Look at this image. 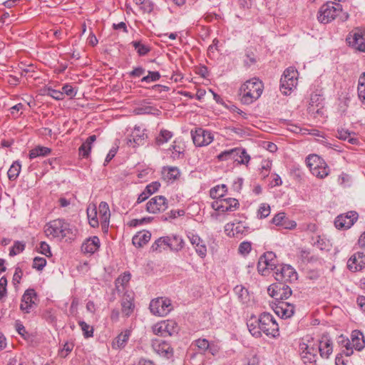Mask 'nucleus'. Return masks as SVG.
<instances>
[{"label": "nucleus", "instance_id": "nucleus-1", "mask_svg": "<svg viewBox=\"0 0 365 365\" xmlns=\"http://www.w3.org/2000/svg\"><path fill=\"white\" fill-rule=\"evenodd\" d=\"M247 325L249 331L255 338L261 337L262 332L273 338L279 335L278 324L274 317L267 312L262 313L259 317L251 316Z\"/></svg>", "mask_w": 365, "mask_h": 365}, {"label": "nucleus", "instance_id": "nucleus-2", "mask_svg": "<svg viewBox=\"0 0 365 365\" xmlns=\"http://www.w3.org/2000/svg\"><path fill=\"white\" fill-rule=\"evenodd\" d=\"M341 22L346 21L349 15L347 12L343 11L342 5L336 1H327L319 8L317 13V19L320 23L329 24L336 18Z\"/></svg>", "mask_w": 365, "mask_h": 365}, {"label": "nucleus", "instance_id": "nucleus-3", "mask_svg": "<svg viewBox=\"0 0 365 365\" xmlns=\"http://www.w3.org/2000/svg\"><path fill=\"white\" fill-rule=\"evenodd\" d=\"M264 83L258 78H252L245 81L239 89L240 101L244 105H250L262 96Z\"/></svg>", "mask_w": 365, "mask_h": 365}, {"label": "nucleus", "instance_id": "nucleus-4", "mask_svg": "<svg viewBox=\"0 0 365 365\" xmlns=\"http://www.w3.org/2000/svg\"><path fill=\"white\" fill-rule=\"evenodd\" d=\"M47 236L53 237H61L67 240L73 239L74 234L69 223L63 219H56L48 222L44 230Z\"/></svg>", "mask_w": 365, "mask_h": 365}, {"label": "nucleus", "instance_id": "nucleus-5", "mask_svg": "<svg viewBox=\"0 0 365 365\" xmlns=\"http://www.w3.org/2000/svg\"><path fill=\"white\" fill-rule=\"evenodd\" d=\"M306 164L311 173L320 179L326 178L330 172L324 160L316 154L308 155L306 158Z\"/></svg>", "mask_w": 365, "mask_h": 365}, {"label": "nucleus", "instance_id": "nucleus-6", "mask_svg": "<svg viewBox=\"0 0 365 365\" xmlns=\"http://www.w3.org/2000/svg\"><path fill=\"white\" fill-rule=\"evenodd\" d=\"M299 73L294 66H290L284 71L280 78V91L285 95H289L296 88L298 83Z\"/></svg>", "mask_w": 365, "mask_h": 365}, {"label": "nucleus", "instance_id": "nucleus-7", "mask_svg": "<svg viewBox=\"0 0 365 365\" xmlns=\"http://www.w3.org/2000/svg\"><path fill=\"white\" fill-rule=\"evenodd\" d=\"M279 265L275 253L267 252L259 257L257 263V270L262 275L265 276L269 274V270L274 272Z\"/></svg>", "mask_w": 365, "mask_h": 365}, {"label": "nucleus", "instance_id": "nucleus-8", "mask_svg": "<svg viewBox=\"0 0 365 365\" xmlns=\"http://www.w3.org/2000/svg\"><path fill=\"white\" fill-rule=\"evenodd\" d=\"M149 308L153 315L165 317L173 309V306L169 298L158 297L150 301Z\"/></svg>", "mask_w": 365, "mask_h": 365}, {"label": "nucleus", "instance_id": "nucleus-9", "mask_svg": "<svg viewBox=\"0 0 365 365\" xmlns=\"http://www.w3.org/2000/svg\"><path fill=\"white\" fill-rule=\"evenodd\" d=\"M273 275L278 282L282 283H293L298 279L297 272L289 264H280Z\"/></svg>", "mask_w": 365, "mask_h": 365}, {"label": "nucleus", "instance_id": "nucleus-10", "mask_svg": "<svg viewBox=\"0 0 365 365\" xmlns=\"http://www.w3.org/2000/svg\"><path fill=\"white\" fill-rule=\"evenodd\" d=\"M268 294L276 301H284L292 295L291 288L285 283L277 282L271 284L267 289Z\"/></svg>", "mask_w": 365, "mask_h": 365}, {"label": "nucleus", "instance_id": "nucleus-11", "mask_svg": "<svg viewBox=\"0 0 365 365\" xmlns=\"http://www.w3.org/2000/svg\"><path fill=\"white\" fill-rule=\"evenodd\" d=\"M346 43L349 47L365 53V36L359 29H355L349 33L346 38Z\"/></svg>", "mask_w": 365, "mask_h": 365}, {"label": "nucleus", "instance_id": "nucleus-12", "mask_svg": "<svg viewBox=\"0 0 365 365\" xmlns=\"http://www.w3.org/2000/svg\"><path fill=\"white\" fill-rule=\"evenodd\" d=\"M240 207L239 201L235 198H220L212 202V207L220 212H234Z\"/></svg>", "mask_w": 365, "mask_h": 365}, {"label": "nucleus", "instance_id": "nucleus-13", "mask_svg": "<svg viewBox=\"0 0 365 365\" xmlns=\"http://www.w3.org/2000/svg\"><path fill=\"white\" fill-rule=\"evenodd\" d=\"M38 295L34 289H26L21 297L20 309L26 314L31 312V309L36 307Z\"/></svg>", "mask_w": 365, "mask_h": 365}, {"label": "nucleus", "instance_id": "nucleus-14", "mask_svg": "<svg viewBox=\"0 0 365 365\" xmlns=\"http://www.w3.org/2000/svg\"><path fill=\"white\" fill-rule=\"evenodd\" d=\"M359 215L356 211H349L337 216L334 220L335 227L339 230L349 229L358 220Z\"/></svg>", "mask_w": 365, "mask_h": 365}, {"label": "nucleus", "instance_id": "nucleus-15", "mask_svg": "<svg viewBox=\"0 0 365 365\" xmlns=\"http://www.w3.org/2000/svg\"><path fill=\"white\" fill-rule=\"evenodd\" d=\"M250 228L244 222L237 221L233 223H227L225 227V232L230 237L242 238L250 233Z\"/></svg>", "mask_w": 365, "mask_h": 365}, {"label": "nucleus", "instance_id": "nucleus-16", "mask_svg": "<svg viewBox=\"0 0 365 365\" xmlns=\"http://www.w3.org/2000/svg\"><path fill=\"white\" fill-rule=\"evenodd\" d=\"M168 207V201L163 195L152 197L146 204V211L153 214L164 212Z\"/></svg>", "mask_w": 365, "mask_h": 365}, {"label": "nucleus", "instance_id": "nucleus-17", "mask_svg": "<svg viewBox=\"0 0 365 365\" xmlns=\"http://www.w3.org/2000/svg\"><path fill=\"white\" fill-rule=\"evenodd\" d=\"M191 136L194 144L197 147L207 145L213 140V135L212 133L201 128L192 130Z\"/></svg>", "mask_w": 365, "mask_h": 365}, {"label": "nucleus", "instance_id": "nucleus-18", "mask_svg": "<svg viewBox=\"0 0 365 365\" xmlns=\"http://www.w3.org/2000/svg\"><path fill=\"white\" fill-rule=\"evenodd\" d=\"M317 346L320 356L329 359L333 352V341L328 333L322 335L317 341Z\"/></svg>", "mask_w": 365, "mask_h": 365}, {"label": "nucleus", "instance_id": "nucleus-19", "mask_svg": "<svg viewBox=\"0 0 365 365\" xmlns=\"http://www.w3.org/2000/svg\"><path fill=\"white\" fill-rule=\"evenodd\" d=\"M151 346L157 354L166 359H170L173 356V349L169 343L164 340L153 339Z\"/></svg>", "mask_w": 365, "mask_h": 365}, {"label": "nucleus", "instance_id": "nucleus-20", "mask_svg": "<svg viewBox=\"0 0 365 365\" xmlns=\"http://www.w3.org/2000/svg\"><path fill=\"white\" fill-rule=\"evenodd\" d=\"M273 309L275 314L282 319H289L292 317L295 311V307L293 304L284 301H279L276 303Z\"/></svg>", "mask_w": 365, "mask_h": 365}, {"label": "nucleus", "instance_id": "nucleus-21", "mask_svg": "<svg viewBox=\"0 0 365 365\" xmlns=\"http://www.w3.org/2000/svg\"><path fill=\"white\" fill-rule=\"evenodd\" d=\"M191 245L194 247L195 252L201 258H205L207 255V246L202 239L194 232H188L187 234Z\"/></svg>", "mask_w": 365, "mask_h": 365}, {"label": "nucleus", "instance_id": "nucleus-22", "mask_svg": "<svg viewBox=\"0 0 365 365\" xmlns=\"http://www.w3.org/2000/svg\"><path fill=\"white\" fill-rule=\"evenodd\" d=\"M145 129L142 130L140 126H135L132 133L128 138L127 144L133 148L143 145L148 138L145 133Z\"/></svg>", "mask_w": 365, "mask_h": 365}, {"label": "nucleus", "instance_id": "nucleus-23", "mask_svg": "<svg viewBox=\"0 0 365 365\" xmlns=\"http://www.w3.org/2000/svg\"><path fill=\"white\" fill-rule=\"evenodd\" d=\"M121 312L125 317H129L133 313L135 309L133 293L125 292L120 302Z\"/></svg>", "mask_w": 365, "mask_h": 365}, {"label": "nucleus", "instance_id": "nucleus-24", "mask_svg": "<svg viewBox=\"0 0 365 365\" xmlns=\"http://www.w3.org/2000/svg\"><path fill=\"white\" fill-rule=\"evenodd\" d=\"M347 267L352 272L362 270L365 267V254L362 252L354 253L348 259Z\"/></svg>", "mask_w": 365, "mask_h": 365}, {"label": "nucleus", "instance_id": "nucleus-25", "mask_svg": "<svg viewBox=\"0 0 365 365\" xmlns=\"http://www.w3.org/2000/svg\"><path fill=\"white\" fill-rule=\"evenodd\" d=\"M271 222L286 230H294L297 227V222L289 219L284 212L276 214L272 219Z\"/></svg>", "mask_w": 365, "mask_h": 365}, {"label": "nucleus", "instance_id": "nucleus-26", "mask_svg": "<svg viewBox=\"0 0 365 365\" xmlns=\"http://www.w3.org/2000/svg\"><path fill=\"white\" fill-rule=\"evenodd\" d=\"M245 149L242 148H235L229 150H224L221 152L219 155H217V158L219 161H225V160H234L237 162L238 155L240 154H245Z\"/></svg>", "mask_w": 365, "mask_h": 365}, {"label": "nucleus", "instance_id": "nucleus-27", "mask_svg": "<svg viewBox=\"0 0 365 365\" xmlns=\"http://www.w3.org/2000/svg\"><path fill=\"white\" fill-rule=\"evenodd\" d=\"M130 279V274L128 272H124L120 275L115 281V289L113 294L117 292L118 294L128 292L126 290L128 282Z\"/></svg>", "mask_w": 365, "mask_h": 365}, {"label": "nucleus", "instance_id": "nucleus-28", "mask_svg": "<svg viewBox=\"0 0 365 365\" xmlns=\"http://www.w3.org/2000/svg\"><path fill=\"white\" fill-rule=\"evenodd\" d=\"M100 247V240L97 236L86 239L81 245V251L84 254L92 255Z\"/></svg>", "mask_w": 365, "mask_h": 365}, {"label": "nucleus", "instance_id": "nucleus-29", "mask_svg": "<svg viewBox=\"0 0 365 365\" xmlns=\"http://www.w3.org/2000/svg\"><path fill=\"white\" fill-rule=\"evenodd\" d=\"M98 215L102 227H108L110 217V208L106 202H101L98 205Z\"/></svg>", "mask_w": 365, "mask_h": 365}, {"label": "nucleus", "instance_id": "nucleus-30", "mask_svg": "<svg viewBox=\"0 0 365 365\" xmlns=\"http://www.w3.org/2000/svg\"><path fill=\"white\" fill-rule=\"evenodd\" d=\"M351 345L356 351H361L365 347V339L361 331L354 330L351 334Z\"/></svg>", "mask_w": 365, "mask_h": 365}, {"label": "nucleus", "instance_id": "nucleus-31", "mask_svg": "<svg viewBox=\"0 0 365 365\" xmlns=\"http://www.w3.org/2000/svg\"><path fill=\"white\" fill-rule=\"evenodd\" d=\"M165 240L167 242V247L171 250L180 251L184 247L183 240L177 235H173L172 236H166Z\"/></svg>", "mask_w": 365, "mask_h": 365}, {"label": "nucleus", "instance_id": "nucleus-32", "mask_svg": "<svg viewBox=\"0 0 365 365\" xmlns=\"http://www.w3.org/2000/svg\"><path fill=\"white\" fill-rule=\"evenodd\" d=\"M151 234L148 231H141L135 235L132 242L136 247H142L150 240Z\"/></svg>", "mask_w": 365, "mask_h": 365}, {"label": "nucleus", "instance_id": "nucleus-33", "mask_svg": "<svg viewBox=\"0 0 365 365\" xmlns=\"http://www.w3.org/2000/svg\"><path fill=\"white\" fill-rule=\"evenodd\" d=\"M130 336V331L128 329L122 331L113 340L112 343L113 349H123L126 345L129 337Z\"/></svg>", "mask_w": 365, "mask_h": 365}, {"label": "nucleus", "instance_id": "nucleus-34", "mask_svg": "<svg viewBox=\"0 0 365 365\" xmlns=\"http://www.w3.org/2000/svg\"><path fill=\"white\" fill-rule=\"evenodd\" d=\"M51 149L47 147L37 145L29 151V158L32 160L37 157H46L50 155Z\"/></svg>", "mask_w": 365, "mask_h": 365}, {"label": "nucleus", "instance_id": "nucleus-35", "mask_svg": "<svg viewBox=\"0 0 365 365\" xmlns=\"http://www.w3.org/2000/svg\"><path fill=\"white\" fill-rule=\"evenodd\" d=\"M87 216L88 222L92 227H98L99 222L98 220V211L95 205H90L87 208Z\"/></svg>", "mask_w": 365, "mask_h": 365}, {"label": "nucleus", "instance_id": "nucleus-36", "mask_svg": "<svg viewBox=\"0 0 365 365\" xmlns=\"http://www.w3.org/2000/svg\"><path fill=\"white\" fill-rule=\"evenodd\" d=\"M172 151L171 158L174 160L182 159L185 155V147L175 140L169 148Z\"/></svg>", "mask_w": 365, "mask_h": 365}, {"label": "nucleus", "instance_id": "nucleus-37", "mask_svg": "<svg viewBox=\"0 0 365 365\" xmlns=\"http://www.w3.org/2000/svg\"><path fill=\"white\" fill-rule=\"evenodd\" d=\"M227 192V187L225 184L218 185L210 190V195L212 199L217 200L225 197Z\"/></svg>", "mask_w": 365, "mask_h": 365}, {"label": "nucleus", "instance_id": "nucleus-38", "mask_svg": "<svg viewBox=\"0 0 365 365\" xmlns=\"http://www.w3.org/2000/svg\"><path fill=\"white\" fill-rule=\"evenodd\" d=\"M21 165L19 160L14 161L9 168L7 175L8 178L11 181H14L17 179L21 172Z\"/></svg>", "mask_w": 365, "mask_h": 365}, {"label": "nucleus", "instance_id": "nucleus-39", "mask_svg": "<svg viewBox=\"0 0 365 365\" xmlns=\"http://www.w3.org/2000/svg\"><path fill=\"white\" fill-rule=\"evenodd\" d=\"M165 326V331L167 336H172L178 333L179 327L178 323L172 319L163 321Z\"/></svg>", "mask_w": 365, "mask_h": 365}, {"label": "nucleus", "instance_id": "nucleus-40", "mask_svg": "<svg viewBox=\"0 0 365 365\" xmlns=\"http://www.w3.org/2000/svg\"><path fill=\"white\" fill-rule=\"evenodd\" d=\"M173 136V134L170 130L162 129L158 135L155 138V143L157 145L160 146L168 142Z\"/></svg>", "mask_w": 365, "mask_h": 365}, {"label": "nucleus", "instance_id": "nucleus-41", "mask_svg": "<svg viewBox=\"0 0 365 365\" xmlns=\"http://www.w3.org/2000/svg\"><path fill=\"white\" fill-rule=\"evenodd\" d=\"M299 258L304 264L315 262L318 257L311 254V252L307 249H302L299 252Z\"/></svg>", "mask_w": 365, "mask_h": 365}, {"label": "nucleus", "instance_id": "nucleus-42", "mask_svg": "<svg viewBox=\"0 0 365 365\" xmlns=\"http://www.w3.org/2000/svg\"><path fill=\"white\" fill-rule=\"evenodd\" d=\"M163 173L168 180H175L178 179L180 175V172L177 167L164 168Z\"/></svg>", "mask_w": 365, "mask_h": 365}, {"label": "nucleus", "instance_id": "nucleus-43", "mask_svg": "<svg viewBox=\"0 0 365 365\" xmlns=\"http://www.w3.org/2000/svg\"><path fill=\"white\" fill-rule=\"evenodd\" d=\"M308 113L314 118L322 117L324 115V105L319 106H314L313 104L309 105L307 108Z\"/></svg>", "mask_w": 365, "mask_h": 365}, {"label": "nucleus", "instance_id": "nucleus-44", "mask_svg": "<svg viewBox=\"0 0 365 365\" xmlns=\"http://www.w3.org/2000/svg\"><path fill=\"white\" fill-rule=\"evenodd\" d=\"M131 44L136 50L140 56H145L150 51V47L148 45L142 43L140 41H134Z\"/></svg>", "mask_w": 365, "mask_h": 365}, {"label": "nucleus", "instance_id": "nucleus-45", "mask_svg": "<svg viewBox=\"0 0 365 365\" xmlns=\"http://www.w3.org/2000/svg\"><path fill=\"white\" fill-rule=\"evenodd\" d=\"M302 359L306 365H316L317 355V353L300 352Z\"/></svg>", "mask_w": 365, "mask_h": 365}, {"label": "nucleus", "instance_id": "nucleus-46", "mask_svg": "<svg viewBox=\"0 0 365 365\" xmlns=\"http://www.w3.org/2000/svg\"><path fill=\"white\" fill-rule=\"evenodd\" d=\"M317 344H315L314 342V340L312 339V340H308L307 343L302 342L299 344V350L300 352H311V353H317Z\"/></svg>", "mask_w": 365, "mask_h": 365}, {"label": "nucleus", "instance_id": "nucleus-47", "mask_svg": "<svg viewBox=\"0 0 365 365\" xmlns=\"http://www.w3.org/2000/svg\"><path fill=\"white\" fill-rule=\"evenodd\" d=\"M78 325L81 327L85 338H90L93 336L94 329L92 326L89 325L84 321H79Z\"/></svg>", "mask_w": 365, "mask_h": 365}, {"label": "nucleus", "instance_id": "nucleus-48", "mask_svg": "<svg viewBox=\"0 0 365 365\" xmlns=\"http://www.w3.org/2000/svg\"><path fill=\"white\" fill-rule=\"evenodd\" d=\"M270 212V206L267 203H262L257 210V217L260 220L264 219L269 215Z\"/></svg>", "mask_w": 365, "mask_h": 365}, {"label": "nucleus", "instance_id": "nucleus-49", "mask_svg": "<svg viewBox=\"0 0 365 365\" xmlns=\"http://www.w3.org/2000/svg\"><path fill=\"white\" fill-rule=\"evenodd\" d=\"M26 247V244L24 242L16 241L13 247L9 250V256L14 257L22 252Z\"/></svg>", "mask_w": 365, "mask_h": 365}, {"label": "nucleus", "instance_id": "nucleus-50", "mask_svg": "<svg viewBox=\"0 0 365 365\" xmlns=\"http://www.w3.org/2000/svg\"><path fill=\"white\" fill-rule=\"evenodd\" d=\"M142 3H135L137 5H140V10L143 13L151 14L154 10L155 4L150 0H141Z\"/></svg>", "mask_w": 365, "mask_h": 365}, {"label": "nucleus", "instance_id": "nucleus-51", "mask_svg": "<svg viewBox=\"0 0 365 365\" xmlns=\"http://www.w3.org/2000/svg\"><path fill=\"white\" fill-rule=\"evenodd\" d=\"M160 74L158 71H148V75L143 76L140 81L142 83H151L158 81L160 78Z\"/></svg>", "mask_w": 365, "mask_h": 365}, {"label": "nucleus", "instance_id": "nucleus-52", "mask_svg": "<svg viewBox=\"0 0 365 365\" xmlns=\"http://www.w3.org/2000/svg\"><path fill=\"white\" fill-rule=\"evenodd\" d=\"M46 95L51 96L55 100L61 101L64 98V93H62L60 91L55 90L51 87L46 88Z\"/></svg>", "mask_w": 365, "mask_h": 365}, {"label": "nucleus", "instance_id": "nucleus-53", "mask_svg": "<svg viewBox=\"0 0 365 365\" xmlns=\"http://www.w3.org/2000/svg\"><path fill=\"white\" fill-rule=\"evenodd\" d=\"M77 88H73L71 84L66 83L62 87V93H64V95H66L70 98H73L77 93Z\"/></svg>", "mask_w": 365, "mask_h": 365}, {"label": "nucleus", "instance_id": "nucleus-54", "mask_svg": "<svg viewBox=\"0 0 365 365\" xmlns=\"http://www.w3.org/2000/svg\"><path fill=\"white\" fill-rule=\"evenodd\" d=\"M46 259L43 257H36L34 259L32 267L38 271L42 270L46 265Z\"/></svg>", "mask_w": 365, "mask_h": 365}, {"label": "nucleus", "instance_id": "nucleus-55", "mask_svg": "<svg viewBox=\"0 0 365 365\" xmlns=\"http://www.w3.org/2000/svg\"><path fill=\"white\" fill-rule=\"evenodd\" d=\"M164 327L165 326L162 321L153 326L152 329L153 333L156 335L167 336Z\"/></svg>", "mask_w": 365, "mask_h": 365}, {"label": "nucleus", "instance_id": "nucleus-56", "mask_svg": "<svg viewBox=\"0 0 365 365\" xmlns=\"http://www.w3.org/2000/svg\"><path fill=\"white\" fill-rule=\"evenodd\" d=\"M252 250V244L250 242L244 241L241 242L238 247V251L242 255H247Z\"/></svg>", "mask_w": 365, "mask_h": 365}, {"label": "nucleus", "instance_id": "nucleus-57", "mask_svg": "<svg viewBox=\"0 0 365 365\" xmlns=\"http://www.w3.org/2000/svg\"><path fill=\"white\" fill-rule=\"evenodd\" d=\"M324 98L322 96L317 93H312L311 95L309 104H313L314 106H319V105H324Z\"/></svg>", "mask_w": 365, "mask_h": 365}, {"label": "nucleus", "instance_id": "nucleus-58", "mask_svg": "<svg viewBox=\"0 0 365 365\" xmlns=\"http://www.w3.org/2000/svg\"><path fill=\"white\" fill-rule=\"evenodd\" d=\"M235 292L238 295L239 299L241 300H244L246 299L248 296V292L247 289H246L242 285H237L234 288Z\"/></svg>", "mask_w": 365, "mask_h": 365}, {"label": "nucleus", "instance_id": "nucleus-59", "mask_svg": "<svg viewBox=\"0 0 365 365\" xmlns=\"http://www.w3.org/2000/svg\"><path fill=\"white\" fill-rule=\"evenodd\" d=\"M23 277V270L22 269L17 266L15 268V272L13 276V284L14 286H17L19 284H20L21 279Z\"/></svg>", "mask_w": 365, "mask_h": 365}, {"label": "nucleus", "instance_id": "nucleus-60", "mask_svg": "<svg viewBox=\"0 0 365 365\" xmlns=\"http://www.w3.org/2000/svg\"><path fill=\"white\" fill-rule=\"evenodd\" d=\"M91 150V146L83 143L78 148L79 155L83 158H87L90 155Z\"/></svg>", "mask_w": 365, "mask_h": 365}, {"label": "nucleus", "instance_id": "nucleus-61", "mask_svg": "<svg viewBox=\"0 0 365 365\" xmlns=\"http://www.w3.org/2000/svg\"><path fill=\"white\" fill-rule=\"evenodd\" d=\"M160 187V183L158 181L153 182L150 184H148L145 188V190L147 192L148 194L151 195L152 194L157 192Z\"/></svg>", "mask_w": 365, "mask_h": 365}, {"label": "nucleus", "instance_id": "nucleus-62", "mask_svg": "<svg viewBox=\"0 0 365 365\" xmlns=\"http://www.w3.org/2000/svg\"><path fill=\"white\" fill-rule=\"evenodd\" d=\"M7 279L6 277H2L0 279V300L6 296L7 294Z\"/></svg>", "mask_w": 365, "mask_h": 365}, {"label": "nucleus", "instance_id": "nucleus-63", "mask_svg": "<svg viewBox=\"0 0 365 365\" xmlns=\"http://www.w3.org/2000/svg\"><path fill=\"white\" fill-rule=\"evenodd\" d=\"M151 220H152V218L150 217H143L141 219H133L128 222V225H129V227H137L140 225H143L144 223L150 222L151 221Z\"/></svg>", "mask_w": 365, "mask_h": 365}, {"label": "nucleus", "instance_id": "nucleus-64", "mask_svg": "<svg viewBox=\"0 0 365 365\" xmlns=\"http://www.w3.org/2000/svg\"><path fill=\"white\" fill-rule=\"evenodd\" d=\"M167 241L165 237H160L153 244L151 249L153 251H158L163 245L167 247Z\"/></svg>", "mask_w": 365, "mask_h": 365}]
</instances>
